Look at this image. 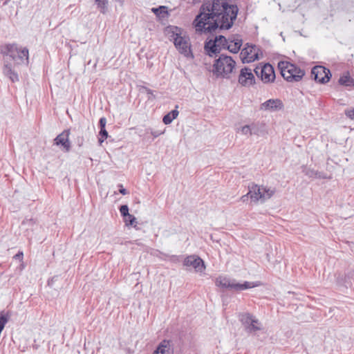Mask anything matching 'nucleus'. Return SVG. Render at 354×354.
<instances>
[{
    "label": "nucleus",
    "mask_w": 354,
    "mask_h": 354,
    "mask_svg": "<svg viewBox=\"0 0 354 354\" xmlns=\"http://www.w3.org/2000/svg\"><path fill=\"white\" fill-rule=\"evenodd\" d=\"M178 108V106H176V109L171 111V112L168 113L167 115H165L162 118V122L165 124H169L171 123V122L176 119L179 114L178 111L177 109Z\"/></svg>",
    "instance_id": "22"
},
{
    "label": "nucleus",
    "mask_w": 354,
    "mask_h": 354,
    "mask_svg": "<svg viewBox=\"0 0 354 354\" xmlns=\"http://www.w3.org/2000/svg\"><path fill=\"white\" fill-rule=\"evenodd\" d=\"M95 1L100 12L105 14L108 10V0H95Z\"/></svg>",
    "instance_id": "25"
},
{
    "label": "nucleus",
    "mask_w": 354,
    "mask_h": 354,
    "mask_svg": "<svg viewBox=\"0 0 354 354\" xmlns=\"http://www.w3.org/2000/svg\"><path fill=\"white\" fill-rule=\"evenodd\" d=\"M160 133H157V134H154V136H155V137H157V136H158Z\"/></svg>",
    "instance_id": "35"
},
{
    "label": "nucleus",
    "mask_w": 354,
    "mask_h": 354,
    "mask_svg": "<svg viewBox=\"0 0 354 354\" xmlns=\"http://www.w3.org/2000/svg\"><path fill=\"white\" fill-rule=\"evenodd\" d=\"M1 53L3 55L9 56L14 61V66L28 62V50L26 48L19 47L15 44L2 46Z\"/></svg>",
    "instance_id": "4"
},
{
    "label": "nucleus",
    "mask_w": 354,
    "mask_h": 354,
    "mask_svg": "<svg viewBox=\"0 0 354 354\" xmlns=\"http://www.w3.org/2000/svg\"><path fill=\"white\" fill-rule=\"evenodd\" d=\"M222 42H225V37L220 35L214 40H209L205 45V50L209 53H216L223 49Z\"/></svg>",
    "instance_id": "12"
},
{
    "label": "nucleus",
    "mask_w": 354,
    "mask_h": 354,
    "mask_svg": "<svg viewBox=\"0 0 354 354\" xmlns=\"http://www.w3.org/2000/svg\"><path fill=\"white\" fill-rule=\"evenodd\" d=\"M345 114L350 119H354V108L346 110Z\"/></svg>",
    "instance_id": "31"
},
{
    "label": "nucleus",
    "mask_w": 354,
    "mask_h": 354,
    "mask_svg": "<svg viewBox=\"0 0 354 354\" xmlns=\"http://www.w3.org/2000/svg\"><path fill=\"white\" fill-rule=\"evenodd\" d=\"M254 317L249 313H242L239 315V320L248 331V326H250L252 321H254Z\"/></svg>",
    "instance_id": "20"
},
{
    "label": "nucleus",
    "mask_w": 354,
    "mask_h": 354,
    "mask_svg": "<svg viewBox=\"0 0 354 354\" xmlns=\"http://www.w3.org/2000/svg\"><path fill=\"white\" fill-rule=\"evenodd\" d=\"M275 193L274 189L259 186L257 184L252 185L249 188L248 196L254 202H264L270 199Z\"/></svg>",
    "instance_id": "7"
},
{
    "label": "nucleus",
    "mask_w": 354,
    "mask_h": 354,
    "mask_svg": "<svg viewBox=\"0 0 354 354\" xmlns=\"http://www.w3.org/2000/svg\"><path fill=\"white\" fill-rule=\"evenodd\" d=\"M262 57L261 50L255 45L246 44L241 52V57L243 62L250 63L259 59Z\"/></svg>",
    "instance_id": "9"
},
{
    "label": "nucleus",
    "mask_w": 354,
    "mask_h": 354,
    "mask_svg": "<svg viewBox=\"0 0 354 354\" xmlns=\"http://www.w3.org/2000/svg\"><path fill=\"white\" fill-rule=\"evenodd\" d=\"M100 349L103 354H115L118 350V341L112 337H107Z\"/></svg>",
    "instance_id": "15"
},
{
    "label": "nucleus",
    "mask_w": 354,
    "mask_h": 354,
    "mask_svg": "<svg viewBox=\"0 0 354 354\" xmlns=\"http://www.w3.org/2000/svg\"><path fill=\"white\" fill-rule=\"evenodd\" d=\"M242 44V39L238 35H233L227 39L225 38V42H222L223 49H227L232 53H237Z\"/></svg>",
    "instance_id": "11"
},
{
    "label": "nucleus",
    "mask_w": 354,
    "mask_h": 354,
    "mask_svg": "<svg viewBox=\"0 0 354 354\" xmlns=\"http://www.w3.org/2000/svg\"><path fill=\"white\" fill-rule=\"evenodd\" d=\"M210 7L220 28L229 29L232 26L239 11L236 5L229 0H213Z\"/></svg>",
    "instance_id": "1"
},
{
    "label": "nucleus",
    "mask_w": 354,
    "mask_h": 354,
    "mask_svg": "<svg viewBox=\"0 0 354 354\" xmlns=\"http://www.w3.org/2000/svg\"><path fill=\"white\" fill-rule=\"evenodd\" d=\"M100 129H105V126L106 124V120L105 118H101L99 121Z\"/></svg>",
    "instance_id": "32"
},
{
    "label": "nucleus",
    "mask_w": 354,
    "mask_h": 354,
    "mask_svg": "<svg viewBox=\"0 0 354 354\" xmlns=\"http://www.w3.org/2000/svg\"><path fill=\"white\" fill-rule=\"evenodd\" d=\"M151 10L159 18H164L168 15L166 6H162L158 8H153Z\"/></svg>",
    "instance_id": "24"
},
{
    "label": "nucleus",
    "mask_w": 354,
    "mask_h": 354,
    "mask_svg": "<svg viewBox=\"0 0 354 354\" xmlns=\"http://www.w3.org/2000/svg\"><path fill=\"white\" fill-rule=\"evenodd\" d=\"M121 215L124 218L127 217L130 214L129 213V207L127 205H122L120 208Z\"/></svg>",
    "instance_id": "29"
},
{
    "label": "nucleus",
    "mask_w": 354,
    "mask_h": 354,
    "mask_svg": "<svg viewBox=\"0 0 354 354\" xmlns=\"http://www.w3.org/2000/svg\"><path fill=\"white\" fill-rule=\"evenodd\" d=\"M124 221L127 226L131 225V226H133L134 227H136L137 225L136 218L132 214L129 215L127 217H124Z\"/></svg>",
    "instance_id": "27"
},
{
    "label": "nucleus",
    "mask_w": 354,
    "mask_h": 354,
    "mask_svg": "<svg viewBox=\"0 0 354 354\" xmlns=\"http://www.w3.org/2000/svg\"><path fill=\"white\" fill-rule=\"evenodd\" d=\"M120 189L119 192L123 195H126L127 194V190L123 187L122 185H119Z\"/></svg>",
    "instance_id": "34"
},
{
    "label": "nucleus",
    "mask_w": 354,
    "mask_h": 354,
    "mask_svg": "<svg viewBox=\"0 0 354 354\" xmlns=\"http://www.w3.org/2000/svg\"><path fill=\"white\" fill-rule=\"evenodd\" d=\"M239 82L244 86H250L254 82V76L251 70L247 68H242L239 77Z\"/></svg>",
    "instance_id": "16"
},
{
    "label": "nucleus",
    "mask_w": 354,
    "mask_h": 354,
    "mask_svg": "<svg viewBox=\"0 0 354 354\" xmlns=\"http://www.w3.org/2000/svg\"><path fill=\"white\" fill-rule=\"evenodd\" d=\"M70 131L65 130L59 134L54 140V144L62 145L65 151L68 152L71 149V142L69 140Z\"/></svg>",
    "instance_id": "14"
},
{
    "label": "nucleus",
    "mask_w": 354,
    "mask_h": 354,
    "mask_svg": "<svg viewBox=\"0 0 354 354\" xmlns=\"http://www.w3.org/2000/svg\"><path fill=\"white\" fill-rule=\"evenodd\" d=\"M153 354H155V352L153 351Z\"/></svg>",
    "instance_id": "36"
},
{
    "label": "nucleus",
    "mask_w": 354,
    "mask_h": 354,
    "mask_svg": "<svg viewBox=\"0 0 354 354\" xmlns=\"http://www.w3.org/2000/svg\"><path fill=\"white\" fill-rule=\"evenodd\" d=\"M339 83L344 86H354V80L351 78L348 73H345L340 76Z\"/></svg>",
    "instance_id": "21"
},
{
    "label": "nucleus",
    "mask_w": 354,
    "mask_h": 354,
    "mask_svg": "<svg viewBox=\"0 0 354 354\" xmlns=\"http://www.w3.org/2000/svg\"><path fill=\"white\" fill-rule=\"evenodd\" d=\"M278 68L281 76L288 82H299L305 75L304 70L287 61L278 63Z\"/></svg>",
    "instance_id": "5"
},
{
    "label": "nucleus",
    "mask_w": 354,
    "mask_h": 354,
    "mask_svg": "<svg viewBox=\"0 0 354 354\" xmlns=\"http://www.w3.org/2000/svg\"><path fill=\"white\" fill-rule=\"evenodd\" d=\"M184 266L193 267L196 271L200 272H203L205 269L203 261L196 256L187 257L184 261Z\"/></svg>",
    "instance_id": "13"
},
{
    "label": "nucleus",
    "mask_w": 354,
    "mask_h": 354,
    "mask_svg": "<svg viewBox=\"0 0 354 354\" xmlns=\"http://www.w3.org/2000/svg\"><path fill=\"white\" fill-rule=\"evenodd\" d=\"M174 344L171 340H162L156 351L155 354H174Z\"/></svg>",
    "instance_id": "17"
},
{
    "label": "nucleus",
    "mask_w": 354,
    "mask_h": 354,
    "mask_svg": "<svg viewBox=\"0 0 354 354\" xmlns=\"http://www.w3.org/2000/svg\"><path fill=\"white\" fill-rule=\"evenodd\" d=\"M262 329V325L259 321L254 318V321H252L250 326H248L247 332L252 333L260 330Z\"/></svg>",
    "instance_id": "26"
},
{
    "label": "nucleus",
    "mask_w": 354,
    "mask_h": 354,
    "mask_svg": "<svg viewBox=\"0 0 354 354\" xmlns=\"http://www.w3.org/2000/svg\"><path fill=\"white\" fill-rule=\"evenodd\" d=\"M311 74L316 82L323 84L328 82L331 77L330 70L322 66L313 67Z\"/></svg>",
    "instance_id": "10"
},
{
    "label": "nucleus",
    "mask_w": 354,
    "mask_h": 354,
    "mask_svg": "<svg viewBox=\"0 0 354 354\" xmlns=\"http://www.w3.org/2000/svg\"><path fill=\"white\" fill-rule=\"evenodd\" d=\"M107 137L108 132L106 131V129H100L98 138L100 145H102V142L107 138Z\"/></svg>",
    "instance_id": "28"
},
{
    "label": "nucleus",
    "mask_w": 354,
    "mask_h": 354,
    "mask_svg": "<svg viewBox=\"0 0 354 354\" xmlns=\"http://www.w3.org/2000/svg\"><path fill=\"white\" fill-rule=\"evenodd\" d=\"M3 73L8 76L12 82L18 80V75L15 73L14 71H12V66L9 64H5L3 68Z\"/></svg>",
    "instance_id": "23"
},
{
    "label": "nucleus",
    "mask_w": 354,
    "mask_h": 354,
    "mask_svg": "<svg viewBox=\"0 0 354 354\" xmlns=\"http://www.w3.org/2000/svg\"><path fill=\"white\" fill-rule=\"evenodd\" d=\"M283 103L279 99H270L261 105V109L265 111H276L282 109Z\"/></svg>",
    "instance_id": "18"
},
{
    "label": "nucleus",
    "mask_w": 354,
    "mask_h": 354,
    "mask_svg": "<svg viewBox=\"0 0 354 354\" xmlns=\"http://www.w3.org/2000/svg\"><path fill=\"white\" fill-rule=\"evenodd\" d=\"M164 32L168 38L173 41L175 47L180 53L187 57L193 58L189 38L181 28L169 26L165 28Z\"/></svg>",
    "instance_id": "3"
},
{
    "label": "nucleus",
    "mask_w": 354,
    "mask_h": 354,
    "mask_svg": "<svg viewBox=\"0 0 354 354\" xmlns=\"http://www.w3.org/2000/svg\"><path fill=\"white\" fill-rule=\"evenodd\" d=\"M256 75L263 83H272L275 80V73L273 66L270 64L259 65L254 69Z\"/></svg>",
    "instance_id": "8"
},
{
    "label": "nucleus",
    "mask_w": 354,
    "mask_h": 354,
    "mask_svg": "<svg viewBox=\"0 0 354 354\" xmlns=\"http://www.w3.org/2000/svg\"><path fill=\"white\" fill-rule=\"evenodd\" d=\"M193 26L198 32H209L219 28L217 19L212 12L210 3H205L201 6L199 14L193 21Z\"/></svg>",
    "instance_id": "2"
},
{
    "label": "nucleus",
    "mask_w": 354,
    "mask_h": 354,
    "mask_svg": "<svg viewBox=\"0 0 354 354\" xmlns=\"http://www.w3.org/2000/svg\"><path fill=\"white\" fill-rule=\"evenodd\" d=\"M216 284L221 286V288H251L248 283H245L244 284L230 283L228 279L222 277H220L217 279Z\"/></svg>",
    "instance_id": "19"
},
{
    "label": "nucleus",
    "mask_w": 354,
    "mask_h": 354,
    "mask_svg": "<svg viewBox=\"0 0 354 354\" xmlns=\"http://www.w3.org/2000/svg\"><path fill=\"white\" fill-rule=\"evenodd\" d=\"M236 66L235 61L230 56L221 55L213 64V73L217 77H227Z\"/></svg>",
    "instance_id": "6"
},
{
    "label": "nucleus",
    "mask_w": 354,
    "mask_h": 354,
    "mask_svg": "<svg viewBox=\"0 0 354 354\" xmlns=\"http://www.w3.org/2000/svg\"><path fill=\"white\" fill-rule=\"evenodd\" d=\"M24 257V254L22 252H19L16 255H15L14 258L16 259H19L22 261Z\"/></svg>",
    "instance_id": "33"
},
{
    "label": "nucleus",
    "mask_w": 354,
    "mask_h": 354,
    "mask_svg": "<svg viewBox=\"0 0 354 354\" xmlns=\"http://www.w3.org/2000/svg\"><path fill=\"white\" fill-rule=\"evenodd\" d=\"M241 132L243 134H245V135H249V136L252 135V131L250 129V126H248V125H245V126L241 128Z\"/></svg>",
    "instance_id": "30"
}]
</instances>
